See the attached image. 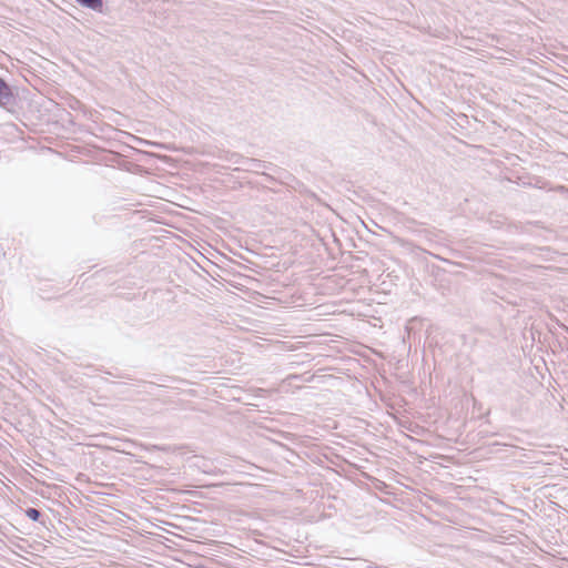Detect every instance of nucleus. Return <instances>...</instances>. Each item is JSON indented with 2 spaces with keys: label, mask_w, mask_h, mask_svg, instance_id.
<instances>
[{
  "label": "nucleus",
  "mask_w": 568,
  "mask_h": 568,
  "mask_svg": "<svg viewBox=\"0 0 568 568\" xmlns=\"http://www.w3.org/2000/svg\"><path fill=\"white\" fill-rule=\"evenodd\" d=\"M26 515L28 518H30L31 520H34V521H37L41 516L40 511L36 508H28L26 510Z\"/></svg>",
  "instance_id": "3"
},
{
  "label": "nucleus",
  "mask_w": 568,
  "mask_h": 568,
  "mask_svg": "<svg viewBox=\"0 0 568 568\" xmlns=\"http://www.w3.org/2000/svg\"><path fill=\"white\" fill-rule=\"evenodd\" d=\"M12 101V93L9 85L0 79V105L6 106Z\"/></svg>",
  "instance_id": "1"
},
{
  "label": "nucleus",
  "mask_w": 568,
  "mask_h": 568,
  "mask_svg": "<svg viewBox=\"0 0 568 568\" xmlns=\"http://www.w3.org/2000/svg\"><path fill=\"white\" fill-rule=\"evenodd\" d=\"M366 568H386L384 566H378V565H367Z\"/></svg>",
  "instance_id": "4"
},
{
  "label": "nucleus",
  "mask_w": 568,
  "mask_h": 568,
  "mask_svg": "<svg viewBox=\"0 0 568 568\" xmlns=\"http://www.w3.org/2000/svg\"><path fill=\"white\" fill-rule=\"evenodd\" d=\"M81 6L99 11H102L103 2L102 0H77Z\"/></svg>",
  "instance_id": "2"
}]
</instances>
